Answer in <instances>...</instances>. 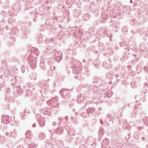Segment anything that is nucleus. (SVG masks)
Listing matches in <instances>:
<instances>
[{"mask_svg": "<svg viewBox=\"0 0 148 148\" xmlns=\"http://www.w3.org/2000/svg\"><path fill=\"white\" fill-rule=\"evenodd\" d=\"M28 63L29 64L31 68L34 69L36 67V60L34 58L30 55L28 58Z\"/></svg>", "mask_w": 148, "mask_h": 148, "instance_id": "f257e3e1", "label": "nucleus"}, {"mask_svg": "<svg viewBox=\"0 0 148 148\" xmlns=\"http://www.w3.org/2000/svg\"><path fill=\"white\" fill-rule=\"evenodd\" d=\"M75 31V32H73V33L70 32V34L71 35L74 34V35H75V37H76L77 39L78 38H80L82 34V30L79 29H77L74 27H73L72 28L70 29L68 31Z\"/></svg>", "mask_w": 148, "mask_h": 148, "instance_id": "f03ea898", "label": "nucleus"}, {"mask_svg": "<svg viewBox=\"0 0 148 148\" xmlns=\"http://www.w3.org/2000/svg\"><path fill=\"white\" fill-rule=\"evenodd\" d=\"M57 98H53L47 102L48 106L50 105L52 107L58 108V103Z\"/></svg>", "mask_w": 148, "mask_h": 148, "instance_id": "7ed1b4c3", "label": "nucleus"}, {"mask_svg": "<svg viewBox=\"0 0 148 148\" xmlns=\"http://www.w3.org/2000/svg\"><path fill=\"white\" fill-rule=\"evenodd\" d=\"M61 96L64 99H68L70 97V91L69 90H65L63 89L60 92Z\"/></svg>", "mask_w": 148, "mask_h": 148, "instance_id": "20e7f679", "label": "nucleus"}, {"mask_svg": "<svg viewBox=\"0 0 148 148\" xmlns=\"http://www.w3.org/2000/svg\"><path fill=\"white\" fill-rule=\"evenodd\" d=\"M62 52L60 51H57L54 55L55 60L57 62H59L62 59Z\"/></svg>", "mask_w": 148, "mask_h": 148, "instance_id": "39448f33", "label": "nucleus"}, {"mask_svg": "<svg viewBox=\"0 0 148 148\" xmlns=\"http://www.w3.org/2000/svg\"><path fill=\"white\" fill-rule=\"evenodd\" d=\"M36 117L39 125L41 126H43L45 123V120L44 118H41L40 115L38 114L36 115Z\"/></svg>", "mask_w": 148, "mask_h": 148, "instance_id": "423d86ee", "label": "nucleus"}, {"mask_svg": "<svg viewBox=\"0 0 148 148\" xmlns=\"http://www.w3.org/2000/svg\"><path fill=\"white\" fill-rule=\"evenodd\" d=\"M65 128L68 134L70 136H74L75 132L73 129L71 130V127L68 125H66L65 126Z\"/></svg>", "mask_w": 148, "mask_h": 148, "instance_id": "0eeeda50", "label": "nucleus"}, {"mask_svg": "<svg viewBox=\"0 0 148 148\" xmlns=\"http://www.w3.org/2000/svg\"><path fill=\"white\" fill-rule=\"evenodd\" d=\"M11 118L9 116H3L2 119V122L5 124L9 123L11 120Z\"/></svg>", "mask_w": 148, "mask_h": 148, "instance_id": "6e6552de", "label": "nucleus"}, {"mask_svg": "<svg viewBox=\"0 0 148 148\" xmlns=\"http://www.w3.org/2000/svg\"><path fill=\"white\" fill-rule=\"evenodd\" d=\"M81 72V70L80 68L79 67H77L74 66L73 67V73L75 74H78Z\"/></svg>", "mask_w": 148, "mask_h": 148, "instance_id": "1a4fd4ad", "label": "nucleus"}, {"mask_svg": "<svg viewBox=\"0 0 148 148\" xmlns=\"http://www.w3.org/2000/svg\"><path fill=\"white\" fill-rule=\"evenodd\" d=\"M41 112L45 114L49 115L51 110L47 108H45L41 110Z\"/></svg>", "mask_w": 148, "mask_h": 148, "instance_id": "9d476101", "label": "nucleus"}, {"mask_svg": "<svg viewBox=\"0 0 148 148\" xmlns=\"http://www.w3.org/2000/svg\"><path fill=\"white\" fill-rule=\"evenodd\" d=\"M32 53L34 55H35L36 56L39 54V52L36 48L35 47H32L31 50H30Z\"/></svg>", "mask_w": 148, "mask_h": 148, "instance_id": "9b49d317", "label": "nucleus"}, {"mask_svg": "<svg viewBox=\"0 0 148 148\" xmlns=\"http://www.w3.org/2000/svg\"><path fill=\"white\" fill-rule=\"evenodd\" d=\"M108 143V141L107 139H104L103 142L101 147L102 148H106V145H107Z\"/></svg>", "mask_w": 148, "mask_h": 148, "instance_id": "f8f14e48", "label": "nucleus"}, {"mask_svg": "<svg viewBox=\"0 0 148 148\" xmlns=\"http://www.w3.org/2000/svg\"><path fill=\"white\" fill-rule=\"evenodd\" d=\"M54 131L56 132L57 134H60L63 132V129L62 128L58 127L56 130Z\"/></svg>", "mask_w": 148, "mask_h": 148, "instance_id": "ddd939ff", "label": "nucleus"}, {"mask_svg": "<svg viewBox=\"0 0 148 148\" xmlns=\"http://www.w3.org/2000/svg\"><path fill=\"white\" fill-rule=\"evenodd\" d=\"M26 137L27 138L31 139L32 137V135L31 134L30 131H27L25 134Z\"/></svg>", "mask_w": 148, "mask_h": 148, "instance_id": "4468645a", "label": "nucleus"}, {"mask_svg": "<svg viewBox=\"0 0 148 148\" xmlns=\"http://www.w3.org/2000/svg\"><path fill=\"white\" fill-rule=\"evenodd\" d=\"M82 18L84 20L87 21L89 19V15L88 14H85L83 16Z\"/></svg>", "mask_w": 148, "mask_h": 148, "instance_id": "2eb2a0df", "label": "nucleus"}, {"mask_svg": "<svg viewBox=\"0 0 148 148\" xmlns=\"http://www.w3.org/2000/svg\"><path fill=\"white\" fill-rule=\"evenodd\" d=\"M45 135L43 133H40L39 136V137L40 140H42L45 138Z\"/></svg>", "mask_w": 148, "mask_h": 148, "instance_id": "dca6fc26", "label": "nucleus"}, {"mask_svg": "<svg viewBox=\"0 0 148 148\" xmlns=\"http://www.w3.org/2000/svg\"><path fill=\"white\" fill-rule=\"evenodd\" d=\"M143 121L145 124L148 126V117H145L143 119Z\"/></svg>", "mask_w": 148, "mask_h": 148, "instance_id": "f3484780", "label": "nucleus"}, {"mask_svg": "<svg viewBox=\"0 0 148 148\" xmlns=\"http://www.w3.org/2000/svg\"><path fill=\"white\" fill-rule=\"evenodd\" d=\"M106 95L107 98H110L112 95V93L110 91H108L106 93Z\"/></svg>", "mask_w": 148, "mask_h": 148, "instance_id": "a211bd4d", "label": "nucleus"}, {"mask_svg": "<svg viewBox=\"0 0 148 148\" xmlns=\"http://www.w3.org/2000/svg\"><path fill=\"white\" fill-rule=\"evenodd\" d=\"M64 34V33L62 31L60 32L58 34V37L59 38H62V37L63 36V35Z\"/></svg>", "mask_w": 148, "mask_h": 148, "instance_id": "6ab92c4d", "label": "nucleus"}, {"mask_svg": "<svg viewBox=\"0 0 148 148\" xmlns=\"http://www.w3.org/2000/svg\"><path fill=\"white\" fill-rule=\"evenodd\" d=\"M15 135V132L14 130H13V132H11L10 134H9V136L10 137L11 136H14Z\"/></svg>", "mask_w": 148, "mask_h": 148, "instance_id": "aec40b11", "label": "nucleus"}, {"mask_svg": "<svg viewBox=\"0 0 148 148\" xmlns=\"http://www.w3.org/2000/svg\"><path fill=\"white\" fill-rule=\"evenodd\" d=\"M30 78L31 79L35 80L36 79V76L35 75L32 74V75H30Z\"/></svg>", "mask_w": 148, "mask_h": 148, "instance_id": "412c9836", "label": "nucleus"}, {"mask_svg": "<svg viewBox=\"0 0 148 148\" xmlns=\"http://www.w3.org/2000/svg\"><path fill=\"white\" fill-rule=\"evenodd\" d=\"M29 148H36V146L34 144H30L29 145Z\"/></svg>", "mask_w": 148, "mask_h": 148, "instance_id": "4be33fe9", "label": "nucleus"}, {"mask_svg": "<svg viewBox=\"0 0 148 148\" xmlns=\"http://www.w3.org/2000/svg\"><path fill=\"white\" fill-rule=\"evenodd\" d=\"M32 92L29 90H27L26 92V95L27 96H29L32 95Z\"/></svg>", "mask_w": 148, "mask_h": 148, "instance_id": "5701e85b", "label": "nucleus"}, {"mask_svg": "<svg viewBox=\"0 0 148 148\" xmlns=\"http://www.w3.org/2000/svg\"><path fill=\"white\" fill-rule=\"evenodd\" d=\"M99 133V138H101L102 135L103 134V131H100Z\"/></svg>", "mask_w": 148, "mask_h": 148, "instance_id": "b1692460", "label": "nucleus"}, {"mask_svg": "<svg viewBox=\"0 0 148 148\" xmlns=\"http://www.w3.org/2000/svg\"><path fill=\"white\" fill-rule=\"evenodd\" d=\"M56 144H58V145H60V144H62V142L60 141V140H58L57 141H56Z\"/></svg>", "mask_w": 148, "mask_h": 148, "instance_id": "393cba45", "label": "nucleus"}, {"mask_svg": "<svg viewBox=\"0 0 148 148\" xmlns=\"http://www.w3.org/2000/svg\"><path fill=\"white\" fill-rule=\"evenodd\" d=\"M94 110V109L93 108H92V109L90 108L88 110V112H89L90 111L91 113H92V112Z\"/></svg>", "mask_w": 148, "mask_h": 148, "instance_id": "a878e982", "label": "nucleus"}, {"mask_svg": "<svg viewBox=\"0 0 148 148\" xmlns=\"http://www.w3.org/2000/svg\"><path fill=\"white\" fill-rule=\"evenodd\" d=\"M148 68L147 66H145L144 67V69L146 71V72H147V70H148Z\"/></svg>", "mask_w": 148, "mask_h": 148, "instance_id": "bb28decb", "label": "nucleus"}, {"mask_svg": "<svg viewBox=\"0 0 148 148\" xmlns=\"http://www.w3.org/2000/svg\"><path fill=\"white\" fill-rule=\"evenodd\" d=\"M56 123L55 122H53V123L52 125L53 126H55L56 125Z\"/></svg>", "mask_w": 148, "mask_h": 148, "instance_id": "cd10ccee", "label": "nucleus"}, {"mask_svg": "<svg viewBox=\"0 0 148 148\" xmlns=\"http://www.w3.org/2000/svg\"><path fill=\"white\" fill-rule=\"evenodd\" d=\"M17 148H23V147L22 145H19L18 146Z\"/></svg>", "mask_w": 148, "mask_h": 148, "instance_id": "c85d7f7f", "label": "nucleus"}, {"mask_svg": "<svg viewBox=\"0 0 148 148\" xmlns=\"http://www.w3.org/2000/svg\"><path fill=\"white\" fill-rule=\"evenodd\" d=\"M17 91L18 92V93H21V92H22V90H17Z\"/></svg>", "mask_w": 148, "mask_h": 148, "instance_id": "c756f323", "label": "nucleus"}, {"mask_svg": "<svg viewBox=\"0 0 148 148\" xmlns=\"http://www.w3.org/2000/svg\"><path fill=\"white\" fill-rule=\"evenodd\" d=\"M110 116H111L110 115L108 114L107 115V117L108 118H109L110 117Z\"/></svg>", "mask_w": 148, "mask_h": 148, "instance_id": "7c9ffc66", "label": "nucleus"}, {"mask_svg": "<svg viewBox=\"0 0 148 148\" xmlns=\"http://www.w3.org/2000/svg\"><path fill=\"white\" fill-rule=\"evenodd\" d=\"M24 66H21V70H22V72H23V70H23V69H24Z\"/></svg>", "mask_w": 148, "mask_h": 148, "instance_id": "2f4dec72", "label": "nucleus"}, {"mask_svg": "<svg viewBox=\"0 0 148 148\" xmlns=\"http://www.w3.org/2000/svg\"><path fill=\"white\" fill-rule=\"evenodd\" d=\"M58 120L59 121H62V119L61 118H59L58 119Z\"/></svg>", "mask_w": 148, "mask_h": 148, "instance_id": "473e14b6", "label": "nucleus"}, {"mask_svg": "<svg viewBox=\"0 0 148 148\" xmlns=\"http://www.w3.org/2000/svg\"><path fill=\"white\" fill-rule=\"evenodd\" d=\"M65 119L66 121H67L68 119V117L67 116H66L65 117Z\"/></svg>", "mask_w": 148, "mask_h": 148, "instance_id": "72a5a7b5", "label": "nucleus"}, {"mask_svg": "<svg viewBox=\"0 0 148 148\" xmlns=\"http://www.w3.org/2000/svg\"><path fill=\"white\" fill-rule=\"evenodd\" d=\"M127 68H128V69H130L131 68V66H130L129 65L127 66Z\"/></svg>", "mask_w": 148, "mask_h": 148, "instance_id": "f704fd0d", "label": "nucleus"}, {"mask_svg": "<svg viewBox=\"0 0 148 148\" xmlns=\"http://www.w3.org/2000/svg\"><path fill=\"white\" fill-rule=\"evenodd\" d=\"M100 131H103V129H101V128L100 130H99V131L100 132Z\"/></svg>", "mask_w": 148, "mask_h": 148, "instance_id": "c9c22d12", "label": "nucleus"}, {"mask_svg": "<svg viewBox=\"0 0 148 148\" xmlns=\"http://www.w3.org/2000/svg\"><path fill=\"white\" fill-rule=\"evenodd\" d=\"M132 3V0H130V3Z\"/></svg>", "mask_w": 148, "mask_h": 148, "instance_id": "e433bc0d", "label": "nucleus"}, {"mask_svg": "<svg viewBox=\"0 0 148 148\" xmlns=\"http://www.w3.org/2000/svg\"><path fill=\"white\" fill-rule=\"evenodd\" d=\"M5 134L6 136H8V133H5Z\"/></svg>", "mask_w": 148, "mask_h": 148, "instance_id": "4c0bfd02", "label": "nucleus"}, {"mask_svg": "<svg viewBox=\"0 0 148 148\" xmlns=\"http://www.w3.org/2000/svg\"><path fill=\"white\" fill-rule=\"evenodd\" d=\"M35 124H34L33 125V126H32V127H35Z\"/></svg>", "mask_w": 148, "mask_h": 148, "instance_id": "58836bf2", "label": "nucleus"}, {"mask_svg": "<svg viewBox=\"0 0 148 148\" xmlns=\"http://www.w3.org/2000/svg\"><path fill=\"white\" fill-rule=\"evenodd\" d=\"M43 64L42 63H41V64H40V66H42Z\"/></svg>", "mask_w": 148, "mask_h": 148, "instance_id": "ea45409f", "label": "nucleus"}, {"mask_svg": "<svg viewBox=\"0 0 148 148\" xmlns=\"http://www.w3.org/2000/svg\"><path fill=\"white\" fill-rule=\"evenodd\" d=\"M111 120V119H109V121H110Z\"/></svg>", "mask_w": 148, "mask_h": 148, "instance_id": "a19ab883", "label": "nucleus"}, {"mask_svg": "<svg viewBox=\"0 0 148 148\" xmlns=\"http://www.w3.org/2000/svg\"><path fill=\"white\" fill-rule=\"evenodd\" d=\"M146 147H148V145H147V146H146Z\"/></svg>", "mask_w": 148, "mask_h": 148, "instance_id": "79ce46f5", "label": "nucleus"}, {"mask_svg": "<svg viewBox=\"0 0 148 148\" xmlns=\"http://www.w3.org/2000/svg\"><path fill=\"white\" fill-rule=\"evenodd\" d=\"M47 41V40H45V42H46V41Z\"/></svg>", "mask_w": 148, "mask_h": 148, "instance_id": "37998d69", "label": "nucleus"}, {"mask_svg": "<svg viewBox=\"0 0 148 148\" xmlns=\"http://www.w3.org/2000/svg\"><path fill=\"white\" fill-rule=\"evenodd\" d=\"M50 41L51 42L52 41V40L51 39H50Z\"/></svg>", "mask_w": 148, "mask_h": 148, "instance_id": "c03bdc74", "label": "nucleus"}, {"mask_svg": "<svg viewBox=\"0 0 148 148\" xmlns=\"http://www.w3.org/2000/svg\"><path fill=\"white\" fill-rule=\"evenodd\" d=\"M109 84H111V83L110 82H109Z\"/></svg>", "mask_w": 148, "mask_h": 148, "instance_id": "a18cd8bd", "label": "nucleus"}, {"mask_svg": "<svg viewBox=\"0 0 148 148\" xmlns=\"http://www.w3.org/2000/svg\"><path fill=\"white\" fill-rule=\"evenodd\" d=\"M49 132H50L51 133V131H49Z\"/></svg>", "mask_w": 148, "mask_h": 148, "instance_id": "49530a36", "label": "nucleus"}]
</instances>
